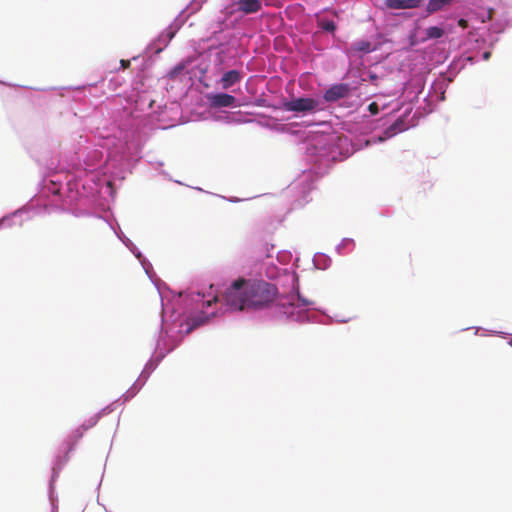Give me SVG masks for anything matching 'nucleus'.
<instances>
[{
	"mask_svg": "<svg viewBox=\"0 0 512 512\" xmlns=\"http://www.w3.org/2000/svg\"><path fill=\"white\" fill-rule=\"evenodd\" d=\"M278 289L264 280H235L224 294L228 306L238 311H258L269 308L277 299Z\"/></svg>",
	"mask_w": 512,
	"mask_h": 512,
	"instance_id": "1",
	"label": "nucleus"
},
{
	"mask_svg": "<svg viewBox=\"0 0 512 512\" xmlns=\"http://www.w3.org/2000/svg\"><path fill=\"white\" fill-rule=\"evenodd\" d=\"M319 102L313 98H296L283 104V108L289 112L307 113L315 111Z\"/></svg>",
	"mask_w": 512,
	"mask_h": 512,
	"instance_id": "2",
	"label": "nucleus"
},
{
	"mask_svg": "<svg viewBox=\"0 0 512 512\" xmlns=\"http://www.w3.org/2000/svg\"><path fill=\"white\" fill-rule=\"evenodd\" d=\"M296 296L290 295L279 299L277 306L281 313L285 314L289 318L298 319L300 315H295V308L298 307L295 303ZM297 301H301V306H308L311 304L309 300L303 299L299 293L297 294Z\"/></svg>",
	"mask_w": 512,
	"mask_h": 512,
	"instance_id": "3",
	"label": "nucleus"
},
{
	"mask_svg": "<svg viewBox=\"0 0 512 512\" xmlns=\"http://www.w3.org/2000/svg\"><path fill=\"white\" fill-rule=\"evenodd\" d=\"M350 86L345 83L335 84L331 86L326 92L324 93L323 98L327 102H335L339 99L345 98L350 93Z\"/></svg>",
	"mask_w": 512,
	"mask_h": 512,
	"instance_id": "4",
	"label": "nucleus"
},
{
	"mask_svg": "<svg viewBox=\"0 0 512 512\" xmlns=\"http://www.w3.org/2000/svg\"><path fill=\"white\" fill-rule=\"evenodd\" d=\"M423 0H384V5L391 10L416 9L421 6Z\"/></svg>",
	"mask_w": 512,
	"mask_h": 512,
	"instance_id": "5",
	"label": "nucleus"
},
{
	"mask_svg": "<svg viewBox=\"0 0 512 512\" xmlns=\"http://www.w3.org/2000/svg\"><path fill=\"white\" fill-rule=\"evenodd\" d=\"M407 128L404 117H399L393 124L383 131L382 135L379 136V140L385 141L398 133L405 131Z\"/></svg>",
	"mask_w": 512,
	"mask_h": 512,
	"instance_id": "6",
	"label": "nucleus"
},
{
	"mask_svg": "<svg viewBox=\"0 0 512 512\" xmlns=\"http://www.w3.org/2000/svg\"><path fill=\"white\" fill-rule=\"evenodd\" d=\"M210 105L214 108L231 107L235 104L236 98L226 93L213 94L209 97Z\"/></svg>",
	"mask_w": 512,
	"mask_h": 512,
	"instance_id": "7",
	"label": "nucleus"
},
{
	"mask_svg": "<svg viewBox=\"0 0 512 512\" xmlns=\"http://www.w3.org/2000/svg\"><path fill=\"white\" fill-rule=\"evenodd\" d=\"M236 5L238 11L243 12L244 14L257 13L262 8L260 0H238Z\"/></svg>",
	"mask_w": 512,
	"mask_h": 512,
	"instance_id": "8",
	"label": "nucleus"
},
{
	"mask_svg": "<svg viewBox=\"0 0 512 512\" xmlns=\"http://www.w3.org/2000/svg\"><path fill=\"white\" fill-rule=\"evenodd\" d=\"M242 79L241 73L237 70H230L223 74L220 82L223 89H228Z\"/></svg>",
	"mask_w": 512,
	"mask_h": 512,
	"instance_id": "9",
	"label": "nucleus"
},
{
	"mask_svg": "<svg viewBox=\"0 0 512 512\" xmlns=\"http://www.w3.org/2000/svg\"><path fill=\"white\" fill-rule=\"evenodd\" d=\"M453 0H429L426 11L428 14H433L442 10L446 5H449Z\"/></svg>",
	"mask_w": 512,
	"mask_h": 512,
	"instance_id": "10",
	"label": "nucleus"
},
{
	"mask_svg": "<svg viewBox=\"0 0 512 512\" xmlns=\"http://www.w3.org/2000/svg\"><path fill=\"white\" fill-rule=\"evenodd\" d=\"M444 35V30L437 26H432L426 29V36L430 39H438Z\"/></svg>",
	"mask_w": 512,
	"mask_h": 512,
	"instance_id": "11",
	"label": "nucleus"
},
{
	"mask_svg": "<svg viewBox=\"0 0 512 512\" xmlns=\"http://www.w3.org/2000/svg\"><path fill=\"white\" fill-rule=\"evenodd\" d=\"M207 319L208 318L206 316H197V317L190 318L188 321V324H189L188 332H191L193 329L203 325Z\"/></svg>",
	"mask_w": 512,
	"mask_h": 512,
	"instance_id": "12",
	"label": "nucleus"
},
{
	"mask_svg": "<svg viewBox=\"0 0 512 512\" xmlns=\"http://www.w3.org/2000/svg\"><path fill=\"white\" fill-rule=\"evenodd\" d=\"M317 23L324 31L333 33L336 30V24L331 20L318 19Z\"/></svg>",
	"mask_w": 512,
	"mask_h": 512,
	"instance_id": "13",
	"label": "nucleus"
},
{
	"mask_svg": "<svg viewBox=\"0 0 512 512\" xmlns=\"http://www.w3.org/2000/svg\"><path fill=\"white\" fill-rule=\"evenodd\" d=\"M354 50L359 51V52L369 53L372 51V44L369 41L362 40V41L357 42L354 45Z\"/></svg>",
	"mask_w": 512,
	"mask_h": 512,
	"instance_id": "14",
	"label": "nucleus"
},
{
	"mask_svg": "<svg viewBox=\"0 0 512 512\" xmlns=\"http://www.w3.org/2000/svg\"><path fill=\"white\" fill-rule=\"evenodd\" d=\"M368 110L369 112L372 114V115H376L378 114L379 112V107H378V104L376 102H372L369 104L368 106Z\"/></svg>",
	"mask_w": 512,
	"mask_h": 512,
	"instance_id": "15",
	"label": "nucleus"
},
{
	"mask_svg": "<svg viewBox=\"0 0 512 512\" xmlns=\"http://www.w3.org/2000/svg\"><path fill=\"white\" fill-rule=\"evenodd\" d=\"M458 25H459L460 27H462V28H464V29H465V28H467V27H468V21H467V20H465V19H460V20L458 21Z\"/></svg>",
	"mask_w": 512,
	"mask_h": 512,
	"instance_id": "16",
	"label": "nucleus"
},
{
	"mask_svg": "<svg viewBox=\"0 0 512 512\" xmlns=\"http://www.w3.org/2000/svg\"><path fill=\"white\" fill-rule=\"evenodd\" d=\"M491 55H492V54H491V51H485V52L483 53V55H482V58H483V60L487 61V60H489V59H490Z\"/></svg>",
	"mask_w": 512,
	"mask_h": 512,
	"instance_id": "17",
	"label": "nucleus"
},
{
	"mask_svg": "<svg viewBox=\"0 0 512 512\" xmlns=\"http://www.w3.org/2000/svg\"><path fill=\"white\" fill-rule=\"evenodd\" d=\"M120 63H121V66H122L123 69H126V68H128L130 66V61L129 60H121Z\"/></svg>",
	"mask_w": 512,
	"mask_h": 512,
	"instance_id": "18",
	"label": "nucleus"
}]
</instances>
